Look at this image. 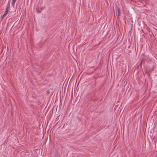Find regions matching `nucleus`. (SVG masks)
Segmentation results:
<instances>
[{"label": "nucleus", "instance_id": "7ed1b4c3", "mask_svg": "<svg viewBox=\"0 0 157 157\" xmlns=\"http://www.w3.org/2000/svg\"><path fill=\"white\" fill-rule=\"evenodd\" d=\"M17 0H13L12 2V5L13 6L14 5V3H15L16 1Z\"/></svg>", "mask_w": 157, "mask_h": 157}, {"label": "nucleus", "instance_id": "20e7f679", "mask_svg": "<svg viewBox=\"0 0 157 157\" xmlns=\"http://www.w3.org/2000/svg\"><path fill=\"white\" fill-rule=\"evenodd\" d=\"M117 10H118V14H119V15L120 14V9L118 7H117Z\"/></svg>", "mask_w": 157, "mask_h": 157}, {"label": "nucleus", "instance_id": "f03ea898", "mask_svg": "<svg viewBox=\"0 0 157 157\" xmlns=\"http://www.w3.org/2000/svg\"><path fill=\"white\" fill-rule=\"evenodd\" d=\"M10 2H9L8 3L6 10H9V9L10 8Z\"/></svg>", "mask_w": 157, "mask_h": 157}, {"label": "nucleus", "instance_id": "39448f33", "mask_svg": "<svg viewBox=\"0 0 157 157\" xmlns=\"http://www.w3.org/2000/svg\"><path fill=\"white\" fill-rule=\"evenodd\" d=\"M142 61L141 62V63H142Z\"/></svg>", "mask_w": 157, "mask_h": 157}, {"label": "nucleus", "instance_id": "f257e3e1", "mask_svg": "<svg viewBox=\"0 0 157 157\" xmlns=\"http://www.w3.org/2000/svg\"><path fill=\"white\" fill-rule=\"evenodd\" d=\"M9 12V10H6V11L5 13L3 14L2 17H5L7 14L8 13V12Z\"/></svg>", "mask_w": 157, "mask_h": 157}]
</instances>
